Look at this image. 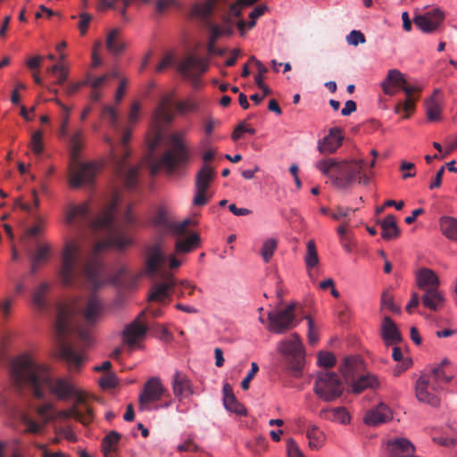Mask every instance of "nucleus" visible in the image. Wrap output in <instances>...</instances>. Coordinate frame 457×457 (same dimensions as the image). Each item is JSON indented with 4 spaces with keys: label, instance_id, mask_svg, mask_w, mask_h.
<instances>
[{
    "label": "nucleus",
    "instance_id": "4",
    "mask_svg": "<svg viewBox=\"0 0 457 457\" xmlns=\"http://www.w3.org/2000/svg\"><path fill=\"white\" fill-rule=\"evenodd\" d=\"M192 152L186 138V133L177 131L170 134L165 142V150L159 158H151L149 166L151 173L156 174L160 170L172 175L183 169L191 160Z\"/></svg>",
    "mask_w": 457,
    "mask_h": 457
},
{
    "label": "nucleus",
    "instance_id": "55",
    "mask_svg": "<svg viewBox=\"0 0 457 457\" xmlns=\"http://www.w3.org/2000/svg\"><path fill=\"white\" fill-rule=\"evenodd\" d=\"M318 364L326 368L333 367L336 364V358L331 353L320 352L318 354Z\"/></svg>",
    "mask_w": 457,
    "mask_h": 457
},
{
    "label": "nucleus",
    "instance_id": "11",
    "mask_svg": "<svg viewBox=\"0 0 457 457\" xmlns=\"http://www.w3.org/2000/svg\"><path fill=\"white\" fill-rule=\"evenodd\" d=\"M295 304H288L285 309L276 310L269 313V329L276 334H282L296 326L295 321Z\"/></svg>",
    "mask_w": 457,
    "mask_h": 457
},
{
    "label": "nucleus",
    "instance_id": "22",
    "mask_svg": "<svg viewBox=\"0 0 457 457\" xmlns=\"http://www.w3.org/2000/svg\"><path fill=\"white\" fill-rule=\"evenodd\" d=\"M444 19V12L435 8L431 11L414 17L415 25L423 32L429 33L437 29Z\"/></svg>",
    "mask_w": 457,
    "mask_h": 457
},
{
    "label": "nucleus",
    "instance_id": "44",
    "mask_svg": "<svg viewBox=\"0 0 457 457\" xmlns=\"http://www.w3.org/2000/svg\"><path fill=\"white\" fill-rule=\"evenodd\" d=\"M421 374H425L429 378L433 383H435L440 391L443 389V386L451 381L452 377L446 375L444 368L441 366H436L433 368L429 372H422Z\"/></svg>",
    "mask_w": 457,
    "mask_h": 457
},
{
    "label": "nucleus",
    "instance_id": "51",
    "mask_svg": "<svg viewBox=\"0 0 457 457\" xmlns=\"http://www.w3.org/2000/svg\"><path fill=\"white\" fill-rule=\"evenodd\" d=\"M46 227V220L41 216H37L35 218V223L31 227L27 228L26 234H27V236L32 237L40 236L45 232Z\"/></svg>",
    "mask_w": 457,
    "mask_h": 457
},
{
    "label": "nucleus",
    "instance_id": "5",
    "mask_svg": "<svg viewBox=\"0 0 457 457\" xmlns=\"http://www.w3.org/2000/svg\"><path fill=\"white\" fill-rule=\"evenodd\" d=\"M71 159L69 183L71 187H79L93 181L101 165L97 162H79V151L83 145V133L76 131L71 137Z\"/></svg>",
    "mask_w": 457,
    "mask_h": 457
},
{
    "label": "nucleus",
    "instance_id": "16",
    "mask_svg": "<svg viewBox=\"0 0 457 457\" xmlns=\"http://www.w3.org/2000/svg\"><path fill=\"white\" fill-rule=\"evenodd\" d=\"M386 453L388 457H419L415 455V447L405 437L395 436L384 442Z\"/></svg>",
    "mask_w": 457,
    "mask_h": 457
},
{
    "label": "nucleus",
    "instance_id": "29",
    "mask_svg": "<svg viewBox=\"0 0 457 457\" xmlns=\"http://www.w3.org/2000/svg\"><path fill=\"white\" fill-rule=\"evenodd\" d=\"M421 302L424 307L433 312H439L444 308L445 296L439 287L431 288L424 292Z\"/></svg>",
    "mask_w": 457,
    "mask_h": 457
},
{
    "label": "nucleus",
    "instance_id": "43",
    "mask_svg": "<svg viewBox=\"0 0 457 457\" xmlns=\"http://www.w3.org/2000/svg\"><path fill=\"white\" fill-rule=\"evenodd\" d=\"M266 11H267L266 5L259 4V5L255 6L249 13L250 21L248 23H246L243 20H240L237 25V29H239L241 35L245 34V28H247V29L253 28L256 24L257 19L260 18L261 16H262Z\"/></svg>",
    "mask_w": 457,
    "mask_h": 457
},
{
    "label": "nucleus",
    "instance_id": "41",
    "mask_svg": "<svg viewBox=\"0 0 457 457\" xmlns=\"http://www.w3.org/2000/svg\"><path fill=\"white\" fill-rule=\"evenodd\" d=\"M209 29L211 32L209 51L212 52L214 42L220 37L230 36L233 33V24L228 20H225L222 25L211 24Z\"/></svg>",
    "mask_w": 457,
    "mask_h": 457
},
{
    "label": "nucleus",
    "instance_id": "8",
    "mask_svg": "<svg viewBox=\"0 0 457 457\" xmlns=\"http://www.w3.org/2000/svg\"><path fill=\"white\" fill-rule=\"evenodd\" d=\"M131 137V132L126 130L121 138L122 154H119L116 148L112 143V139L109 137L104 138L105 142L111 145V159L115 170L117 176L122 179L126 185V187L132 189L137 183L138 168L136 166H129L127 159L129 156V150L127 146Z\"/></svg>",
    "mask_w": 457,
    "mask_h": 457
},
{
    "label": "nucleus",
    "instance_id": "23",
    "mask_svg": "<svg viewBox=\"0 0 457 457\" xmlns=\"http://www.w3.org/2000/svg\"><path fill=\"white\" fill-rule=\"evenodd\" d=\"M393 419L391 409L384 403H380L369 410L363 418L366 425L377 427L390 421Z\"/></svg>",
    "mask_w": 457,
    "mask_h": 457
},
{
    "label": "nucleus",
    "instance_id": "6",
    "mask_svg": "<svg viewBox=\"0 0 457 457\" xmlns=\"http://www.w3.org/2000/svg\"><path fill=\"white\" fill-rule=\"evenodd\" d=\"M175 96V89L164 93L154 110L151 129L146 136V142L151 154L163 139L165 127L173 120L172 106Z\"/></svg>",
    "mask_w": 457,
    "mask_h": 457
},
{
    "label": "nucleus",
    "instance_id": "31",
    "mask_svg": "<svg viewBox=\"0 0 457 457\" xmlns=\"http://www.w3.org/2000/svg\"><path fill=\"white\" fill-rule=\"evenodd\" d=\"M362 361L357 356L345 357L339 367L341 374L346 381H353L354 378L362 370Z\"/></svg>",
    "mask_w": 457,
    "mask_h": 457
},
{
    "label": "nucleus",
    "instance_id": "57",
    "mask_svg": "<svg viewBox=\"0 0 457 457\" xmlns=\"http://www.w3.org/2000/svg\"><path fill=\"white\" fill-rule=\"evenodd\" d=\"M346 41L349 45L358 46L363 44L366 41L365 36L360 30H352L346 37Z\"/></svg>",
    "mask_w": 457,
    "mask_h": 457
},
{
    "label": "nucleus",
    "instance_id": "54",
    "mask_svg": "<svg viewBox=\"0 0 457 457\" xmlns=\"http://www.w3.org/2000/svg\"><path fill=\"white\" fill-rule=\"evenodd\" d=\"M118 384L117 377L114 373L108 372L105 375H104L100 380L99 385L100 386L106 390V389H112L115 387Z\"/></svg>",
    "mask_w": 457,
    "mask_h": 457
},
{
    "label": "nucleus",
    "instance_id": "19",
    "mask_svg": "<svg viewBox=\"0 0 457 457\" xmlns=\"http://www.w3.org/2000/svg\"><path fill=\"white\" fill-rule=\"evenodd\" d=\"M55 412L56 411L54 409V404L51 403H46L37 408V414L43 420V424L37 423L27 414H21V419L23 424L26 426V431L37 434L42 430L46 423L55 419Z\"/></svg>",
    "mask_w": 457,
    "mask_h": 457
},
{
    "label": "nucleus",
    "instance_id": "10",
    "mask_svg": "<svg viewBox=\"0 0 457 457\" xmlns=\"http://www.w3.org/2000/svg\"><path fill=\"white\" fill-rule=\"evenodd\" d=\"M258 0H205L204 2L195 4L190 11V16L196 19L207 18L215 4L219 2H224L229 4V15L237 17L241 11L250 5H253Z\"/></svg>",
    "mask_w": 457,
    "mask_h": 457
},
{
    "label": "nucleus",
    "instance_id": "34",
    "mask_svg": "<svg viewBox=\"0 0 457 457\" xmlns=\"http://www.w3.org/2000/svg\"><path fill=\"white\" fill-rule=\"evenodd\" d=\"M106 48L114 55L120 54L126 48V43L121 37V30L119 28L111 29L106 36Z\"/></svg>",
    "mask_w": 457,
    "mask_h": 457
},
{
    "label": "nucleus",
    "instance_id": "59",
    "mask_svg": "<svg viewBox=\"0 0 457 457\" xmlns=\"http://www.w3.org/2000/svg\"><path fill=\"white\" fill-rule=\"evenodd\" d=\"M154 226L169 229L171 223L169 220L165 212L162 210H160V211H158V212L156 213V215L154 219Z\"/></svg>",
    "mask_w": 457,
    "mask_h": 457
},
{
    "label": "nucleus",
    "instance_id": "61",
    "mask_svg": "<svg viewBox=\"0 0 457 457\" xmlns=\"http://www.w3.org/2000/svg\"><path fill=\"white\" fill-rule=\"evenodd\" d=\"M258 370H259L258 364L256 362H252L251 363V370L247 373L246 377L241 382V387L244 390H247L249 388L250 382L254 378V376L256 375Z\"/></svg>",
    "mask_w": 457,
    "mask_h": 457
},
{
    "label": "nucleus",
    "instance_id": "62",
    "mask_svg": "<svg viewBox=\"0 0 457 457\" xmlns=\"http://www.w3.org/2000/svg\"><path fill=\"white\" fill-rule=\"evenodd\" d=\"M91 19H92L91 15L87 12H81L79 14V29L81 35L86 34Z\"/></svg>",
    "mask_w": 457,
    "mask_h": 457
},
{
    "label": "nucleus",
    "instance_id": "20",
    "mask_svg": "<svg viewBox=\"0 0 457 457\" xmlns=\"http://www.w3.org/2000/svg\"><path fill=\"white\" fill-rule=\"evenodd\" d=\"M74 405L62 411L55 412V419H70L73 418L76 420L80 421L83 424H88L93 420V411L87 404V402L84 404H78L74 402Z\"/></svg>",
    "mask_w": 457,
    "mask_h": 457
},
{
    "label": "nucleus",
    "instance_id": "47",
    "mask_svg": "<svg viewBox=\"0 0 457 457\" xmlns=\"http://www.w3.org/2000/svg\"><path fill=\"white\" fill-rule=\"evenodd\" d=\"M304 262L307 270L314 268L319 263L318 252L315 242L313 240H309L306 244V254L304 257Z\"/></svg>",
    "mask_w": 457,
    "mask_h": 457
},
{
    "label": "nucleus",
    "instance_id": "13",
    "mask_svg": "<svg viewBox=\"0 0 457 457\" xmlns=\"http://www.w3.org/2000/svg\"><path fill=\"white\" fill-rule=\"evenodd\" d=\"M208 67L209 62L207 59L189 55L179 64V71L183 78L191 81L195 88H197L200 86L199 78L207 71Z\"/></svg>",
    "mask_w": 457,
    "mask_h": 457
},
{
    "label": "nucleus",
    "instance_id": "3",
    "mask_svg": "<svg viewBox=\"0 0 457 457\" xmlns=\"http://www.w3.org/2000/svg\"><path fill=\"white\" fill-rule=\"evenodd\" d=\"M10 378L16 386H30L35 396L41 398L45 389L58 400H73L78 404L86 403V393L70 377L52 378L45 364L39 363L30 353L16 357L11 364Z\"/></svg>",
    "mask_w": 457,
    "mask_h": 457
},
{
    "label": "nucleus",
    "instance_id": "1",
    "mask_svg": "<svg viewBox=\"0 0 457 457\" xmlns=\"http://www.w3.org/2000/svg\"><path fill=\"white\" fill-rule=\"evenodd\" d=\"M117 206L118 197L115 196L94 220H89L87 202L67 205L65 209L67 224L89 223L91 229L101 233L104 239L96 244L92 256L87 262H84L82 247L79 241L69 240L65 243L59 270V278L63 286H80L85 280L94 290L97 289L104 283V270L96 257L97 254L109 247L122 250L132 245L133 241L126 235L124 226L114 219Z\"/></svg>",
    "mask_w": 457,
    "mask_h": 457
},
{
    "label": "nucleus",
    "instance_id": "27",
    "mask_svg": "<svg viewBox=\"0 0 457 457\" xmlns=\"http://www.w3.org/2000/svg\"><path fill=\"white\" fill-rule=\"evenodd\" d=\"M405 80L404 75L400 71L390 70L381 83L383 92L387 96L395 95L405 85Z\"/></svg>",
    "mask_w": 457,
    "mask_h": 457
},
{
    "label": "nucleus",
    "instance_id": "58",
    "mask_svg": "<svg viewBox=\"0 0 457 457\" xmlns=\"http://www.w3.org/2000/svg\"><path fill=\"white\" fill-rule=\"evenodd\" d=\"M175 61L174 54L172 53L166 54L163 58L160 61V62L155 67L156 72H161L167 68H170L173 65Z\"/></svg>",
    "mask_w": 457,
    "mask_h": 457
},
{
    "label": "nucleus",
    "instance_id": "12",
    "mask_svg": "<svg viewBox=\"0 0 457 457\" xmlns=\"http://www.w3.org/2000/svg\"><path fill=\"white\" fill-rule=\"evenodd\" d=\"M414 392L417 400L422 403L432 407H437L440 404V389L437 386L429 380L425 374H420L414 384Z\"/></svg>",
    "mask_w": 457,
    "mask_h": 457
},
{
    "label": "nucleus",
    "instance_id": "50",
    "mask_svg": "<svg viewBox=\"0 0 457 457\" xmlns=\"http://www.w3.org/2000/svg\"><path fill=\"white\" fill-rule=\"evenodd\" d=\"M277 246L278 241L274 238H269L263 242L261 255L264 262L268 263L271 260Z\"/></svg>",
    "mask_w": 457,
    "mask_h": 457
},
{
    "label": "nucleus",
    "instance_id": "35",
    "mask_svg": "<svg viewBox=\"0 0 457 457\" xmlns=\"http://www.w3.org/2000/svg\"><path fill=\"white\" fill-rule=\"evenodd\" d=\"M306 437L311 450L321 449L327 440L326 434L315 424H309L306 429Z\"/></svg>",
    "mask_w": 457,
    "mask_h": 457
},
{
    "label": "nucleus",
    "instance_id": "64",
    "mask_svg": "<svg viewBox=\"0 0 457 457\" xmlns=\"http://www.w3.org/2000/svg\"><path fill=\"white\" fill-rule=\"evenodd\" d=\"M287 457H305L294 440L287 444Z\"/></svg>",
    "mask_w": 457,
    "mask_h": 457
},
{
    "label": "nucleus",
    "instance_id": "30",
    "mask_svg": "<svg viewBox=\"0 0 457 457\" xmlns=\"http://www.w3.org/2000/svg\"><path fill=\"white\" fill-rule=\"evenodd\" d=\"M441 91L435 89L433 95L425 101L426 115L429 121H438L442 118Z\"/></svg>",
    "mask_w": 457,
    "mask_h": 457
},
{
    "label": "nucleus",
    "instance_id": "7",
    "mask_svg": "<svg viewBox=\"0 0 457 457\" xmlns=\"http://www.w3.org/2000/svg\"><path fill=\"white\" fill-rule=\"evenodd\" d=\"M362 158L342 160L340 173L331 177L333 185L338 189H348L353 185H368L373 177Z\"/></svg>",
    "mask_w": 457,
    "mask_h": 457
},
{
    "label": "nucleus",
    "instance_id": "18",
    "mask_svg": "<svg viewBox=\"0 0 457 457\" xmlns=\"http://www.w3.org/2000/svg\"><path fill=\"white\" fill-rule=\"evenodd\" d=\"M166 255L161 245H155L151 246L147 251L146 260H145V269L137 275V277H141L143 274H145L151 278H154L156 273L161 270L162 265L166 262Z\"/></svg>",
    "mask_w": 457,
    "mask_h": 457
},
{
    "label": "nucleus",
    "instance_id": "56",
    "mask_svg": "<svg viewBox=\"0 0 457 457\" xmlns=\"http://www.w3.org/2000/svg\"><path fill=\"white\" fill-rule=\"evenodd\" d=\"M102 116L108 119L110 124L113 127H117L118 124V114L116 110L111 106H104L102 111Z\"/></svg>",
    "mask_w": 457,
    "mask_h": 457
},
{
    "label": "nucleus",
    "instance_id": "60",
    "mask_svg": "<svg viewBox=\"0 0 457 457\" xmlns=\"http://www.w3.org/2000/svg\"><path fill=\"white\" fill-rule=\"evenodd\" d=\"M401 104L402 112H404L403 118L408 119L415 110L416 99H414L413 97H406V99Z\"/></svg>",
    "mask_w": 457,
    "mask_h": 457
},
{
    "label": "nucleus",
    "instance_id": "49",
    "mask_svg": "<svg viewBox=\"0 0 457 457\" xmlns=\"http://www.w3.org/2000/svg\"><path fill=\"white\" fill-rule=\"evenodd\" d=\"M49 288L47 283H41L33 293V303L38 308L42 309L46 305V295Z\"/></svg>",
    "mask_w": 457,
    "mask_h": 457
},
{
    "label": "nucleus",
    "instance_id": "2",
    "mask_svg": "<svg viewBox=\"0 0 457 457\" xmlns=\"http://www.w3.org/2000/svg\"><path fill=\"white\" fill-rule=\"evenodd\" d=\"M104 308L101 300L91 295L85 299L78 298L59 306L54 335L60 357L68 364L71 372H79L87 361L85 347L93 343L89 329L78 328V336L83 344V348L77 350L68 342V337L73 332V322L80 316L88 326H95L104 317Z\"/></svg>",
    "mask_w": 457,
    "mask_h": 457
},
{
    "label": "nucleus",
    "instance_id": "63",
    "mask_svg": "<svg viewBox=\"0 0 457 457\" xmlns=\"http://www.w3.org/2000/svg\"><path fill=\"white\" fill-rule=\"evenodd\" d=\"M354 210L348 207H338L335 212H333L330 215L331 218L335 220H338L342 218L349 217Z\"/></svg>",
    "mask_w": 457,
    "mask_h": 457
},
{
    "label": "nucleus",
    "instance_id": "28",
    "mask_svg": "<svg viewBox=\"0 0 457 457\" xmlns=\"http://www.w3.org/2000/svg\"><path fill=\"white\" fill-rule=\"evenodd\" d=\"M381 337L386 346L395 345L402 341L397 326L388 316L384 317L382 320Z\"/></svg>",
    "mask_w": 457,
    "mask_h": 457
},
{
    "label": "nucleus",
    "instance_id": "38",
    "mask_svg": "<svg viewBox=\"0 0 457 457\" xmlns=\"http://www.w3.org/2000/svg\"><path fill=\"white\" fill-rule=\"evenodd\" d=\"M379 224L382 229L381 236L384 239L392 240L395 239L399 236L400 229L394 215H386L379 221Z\"/></svg>",
    "mask_w": 457,
    "mask_h": 457
},
{
    "label": "nucleus",
    "instance_id": "9",
    "mask_svg": "<svg viewBox=\"0 0 457 457\" xmlns=\"http://www.w3.org/2000/svg\"><path fill=\"white\" fill-rule=\"evenodd\" d=\"M313 392L320 400L329 403L342 395L344 386L335 372H320L316 377Z\"/></svg>",
    "mask_w": 457,
    "mask_h": 457
},
{
    "label": "nucleus",
    "instance_id": "32",
    "mask_svg": "<svg viewBox=\"0 0 457 457\" xmlns=\"http://www.w3.org/2000/svg\"><path fill=\"white\" fill-rule=\"evenodd\" d=\"M417 286L424 292L431 288L439 287V278L430 269L422 268L416 274Z\"/></svg>",
    "mask_w": 457,
    "mask_h": 457
},
{
    "label": "nucleus",
    "instance_id": "15",
    "mask_svg": "<svg viewBox=\"0 0 457 457\" xmlns=\"http://www.w3.org/2000/svg\"><path fill=\"white\" fill-rule=\"evenodd\" d=\"M165 388L159 378L154 377L147 380L139 395V408L149 410V405L159 401L165 393Z\"/></svg>",
    "mask_w": 457,
    "mask_h": 457
},
{
    "label": "nucleus",
    "instance_id": "17",
    "mask_svg": "<svg viewBox=\"0 0 457 457\" xmlns=\"http://www.w3.org/2000/svg\"><path fill=\"white\" fill-rule=\"evenodd\" d=\"M278 351L286 356L292 357L296 364L295 370H301V361L303 359V346L299 336L295 333L292 334L287 339L281 341L278 345Z\"/></svg>",
    "mask_w": 457,
    "mask_h": 457
},
{
    "label": "nucleus",
    "instance_id": "36",
    "mask_svg": "<svg viewBox=\"0 0 457 457\" xmlns=\"http://www.w3.org/2000/svg\"><path fill=\"white\" fill-rule=\"evenodd\" d=\"M378 386V378L372 373L360 375L352 382V389L355 394H360L366 389H375Z\"/></svg>",
    "mask_w": 457,
    "mask_h": 457
},
{
    "label": "nucleus",
    "instance_id": "45",
    "mask_svg": "<svg viewBox=\"0 0 457 457\" xmlns=\"http://www.w3.org/2000/svg\"><path fill=\"white\" fill-rule=\"evenodd\" d=\"M200 238L197 234H191L185 238H179L175 245L177 253H189L199 244Z\"/></svg>",
    "mask_w": 457,
    "mask_h": 457
},
{
    "label": "nucleus",
    "instance_id": "52",
    "mask_svg": "<svg viewBox=\"0 0 457 457\" xmlns=\"http://www.w3.org/2000/svg\"><path fill=\"white\" fill-rule=\"evenodd\" d=\"M380 304L382 309H387L394 313L400 312V308L395 304L393 295L389 289L383 291Z\"/></svg>",
    "mask_w": 457,
    "mask_h": 457
},
{
    "label": "nucleus",
    "instance_id": "40",
    "mask_svg": "<svg viewBox=\"0 0 457 457\" xmlns=\"http://www.w3.org/2000/svg\"><path fill=\"white\" fill-rule=\"evenodd\" d=\"M51 250V245L46 243L37 245L36 251L31 256L32 272H35L42 264L48 261Z\"/></svg>",
    "mask_w": 457,
    "mask_h": 457
},
{
    "label": "nucleus",
    "instance_id": "42",
    "mask_svg": "<svg viewBox=\"0 0 457 457\" xmlns=\"http://www.w3.org/2000/svg\"><path fill=\"white\" fill-rule=\"evenodd\" d=\"M203 100L196 96H190L176 104V109L181 115L195 112L200 110Z\"/></svg>",
    "mask_w": 457,
    "mask_h": 457
},
{
    "label": "nucleus",
    "instance_id": "26",
    "mask_svg": "<svg viewBox=\"0 0 457 457\" xmlns=\"http://www.w3.org/2000/svg\"><path fill=\"white\" fill-rule=\"evenodd\" d=\"M175 287V280L170 274L164 275V280L162 283L154 284L150 291L149 301L162 303L166 298L170 297L171 290Z\"/></svg>",
    "mask_w": 457,
    "mask_h": 457
},
{
    "label": "nucleus",
    "instance_id": "48",
    "mask_svg": "<svg viewBox=\"0 0 457 457\" xmlns=\"http://www.w3.org/2000/svg\"><path fill=\"white\" fill-rule=\"evenodd\" d=\"M120 436L115 431L107 434L102 442V451L105 457H109L110 453L113 451V447L120 441Z\"/></svg>",
    "mask_w": 457,
    "mask_h": 457
},
{
    "label": "nucleus",
    "instance_id": "53",
    "mask_svg": "<svg viewBox=\"0 0 457 457\" xmlns=\"http://www.w3.org/2000/svg\"><path fill=\"white\" fill-rule=\"evenodd\" d=\"M29 146L35 154H40L44 150L43 133L37 130L31 135Z\"/></svg>",
    "mask_w": 457,
    "mask_h": 457
},
{
    "label": "nucleus",
    "instance_id": "33",
    "mask_svg": "<svg viewBox=\"0 0 457 457\" xmlns=\"http://www.w3.org/2000/svg\"><path fill=\"white\" fill-rule=\"evenodd\" d=\"M320 417L343 425L350 423L351 420V416L345 407L324 408L320 411Z\"/></svg>",
    "mask_w": 457,
    "mask_h": 457
},
{
    "label": "nucleus",
    "instance_id": "14",
    "mask_svg": "<svg viewBox=\"0 0 457 457\" xmlns=\"http://www.w3.org/2000/svg\"><path fill=\"white\" fill-rule=\"evenodd\" d=\"M215 175L214 170L209 165H204L198 171L195 178V195L193 204L196 206H203L207 204L209 198L206 192Z\"/></svg>",
    "mask_w": 457,
    "mask_h": 457
},
{
    "label": "nucleus",
    "instance_id": "37",
    "mask_svg": "<svg viewBox=\"0 0 457 457\" xmlns=\"http://www.w3.org/2000/svg\"><path fill=\"white\" fill-rule=\"evenodd\" d=\"M438 223L442 235L451 241L457 242V218L443 215Z\"/></svg>",
    "mask_w": 457,
    "mask_h": 457
},
{
    "label": "nucleus",
    "instance_id": "24",
    "mask_svg": "<svg viewBox=\"0 0 457 457\" xmlns=\"http://www.w3.org/2000/svg\"><path fill=\"white\" fill-rule=\"evenodd\" d=\"M343 135L338 128H332L328 134L318 142V150L320 154H329L335 153L342 145Z\"/></svg>",
    "mask_w": 457,
    "mask_h": 457
},
{
    "label": "nucleus",
    "instance_id": "25",
    "mask_svg": "<svg viewBox=\"0 0 457 457\" xmlns=\"http://www.w3.org/2000/svg\"><path fill=\"white\" fill-rule=\"evenodd\" d=\"M171 386L173 394L179 402H181L184 397L194 394L192 383L183 372L176 371L173 374Z\"/></svg>",
    "mask_w": 457,
    "mask_h": 457
},
{
    "label": "nucleus",
    "instance_id": "39",
    "mask_svg": "<svg viewBox=\"0 0 457 457\" xmlns=\"http://www.w3.org/2000/svg\"><path fill=\"white\" fill-rule=\"evenodd\" d=\"M341 164L342 161H337L335 158H326L318 161L315 163V167L323 175L328 176L331 179V177H335L337 174L340 173Z\"/></svg>",
    "mask_w": 457,
    "mask_h": 457
},
{
    "label": "nucleus",
    "instance_id": "21",
    "mask_svg": "<svg viewBox=\"0 0 457 457\" xmlns=\"http://www.w3.org/2000/svg\"><path fill=\"white\" fill-rule=\"evenodd\" d=\"M147 330V325L141 321L140 317H137L124 328L123 341L129 347L133 348L143 340Z\"/></svg>",
    "mask_w": 457,
    "mask_h": 457
},
{
    "label": "nucleus",
    "instance_id": "46",
    "mask_svg": "<svg viewBox=\"0 0 457 457\" xmlns=\"http://www.w3.org/2000/svg\"><path fill=\"white\" fill-rule=\"evenodd\" d=\"M223 405L228 411L238 416H246L247 414L245 407L237 400L235 395H229L223 399Z\"/></svg>",
    "mask_w": 457,
    "mask_h": 457
}]
</instances>
